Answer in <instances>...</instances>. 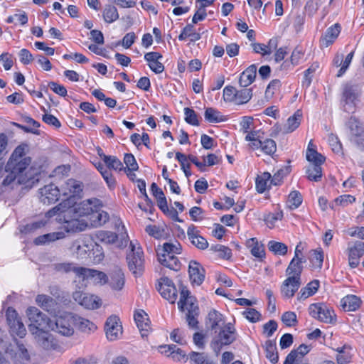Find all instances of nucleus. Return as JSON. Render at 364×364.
Wrapping results in <instances>:
<instances>
[{"mask_svg":"<svg viewBox=\"0 0 364 364\" xmlns=\"http://www.w3.org/2000/svg\"><path fill=\"white\" fill-rule=\"evenodd\" d=\"M97 199H88L79 203L75 208L68 209L65 219L60 223L67 232L84 231L87 228L98 227L109 219L108 214L100 210Z\"/></svg>","mask_w":364,"mask_h":364,"instance_id":"obj_1","label":"nucleus"},{"mask_svg":"<svg viewBox=\"0 0 364 364\" xmlns=\"http://www.w3.org/2000/svg\"><path fill=\"white\" fill-rule=\"evenodd\" d=\"M26 149L25 145L17 146L11 154L5 169L0 168V178L4 177V186H9L16 181L17 183L21 184L28 179L26 170L31 160L26 156Z\"/></svg>","mask_w":364,"mask_h":364,"instance_id":"obj_2","label":"nucleus"},{"mask_svg":"<svg viewBox=\"0 0 364 364\" xmlns=\"http://www.w3.org/2000/svg\"><path fill=\"white\" fill-rule=\"evenodd\" d=\"M60 194L65 198L60 204L47 212V218L55 217V220L61 223L65 219V212L68 209L75 208L79 203L76 198L80 197L82 192V185L80 182L69 179L60 187Z\"/></svg>","mask_w":364,"mask_h":364,"instance_id":"obj_3","label":"nucleus"},{"mask_svg":"<svg viewBox=\"0 0 364 364\" xmlns=\"http://www.w3.org/2000/svg\"><path fill=\"white\" fill-rule=\"evenodd\" d=\"M26 314L28 320V327L34 339L44 348L48 347L52 340L50 333L51 319L33 306L28 308Z\"/></svg>","mask_w":364,"mask_h":364,"instance_id":"obj_4","label":"nucleus"},{"mask_svg":"<svg viewBox=\"0 0 364 364\" xmlns=\"http://www.w3.org/2000/svg\"><path fill=\"white\" fill-rule=\"evenodd\" d=\"M156 251L158 261L163 266L176 271L180 269V262L176 257L181 252V246L178 242H165L159 245Z\"/></svg>","mask_w":364,"mask_h":364,"instance_id":"obj_5","label":"nucleus"},{"mask_svg":"<svg viewBox=\"0 0 364 364\" xmlns=\"http://www.w3.org/2000/svg\"><path fill=\"white\" fill-rule=\"evenodd\" d=\"M64 267L66 272L73 271L75 274V282L77 281H82V282H87L102 285L106 284L109 280L107 276L100 271L83 267H75L69 264L64 265Z\"/></svg>","mask_w":364,"mask_h":364,"instance_id":"obj_6","label":"nucleus"},{"mask_svg":"<svg viewBox=\"0 0 364 364\" xmlns=\"http://www.w3.org/2000/svg\"><path fill=\"white\" fill-rule=\"evenodd\" d=\"M76 317L72 314L59 311L51 319L50 331L65 336H70L74 333Z\"/></svg>","mask_w":364,"mask_h":364,"instance_id":"obj_7","label":"nucleus"},{"mask_svg":"<svg viewBox=\"0 0 364 364\" xmlns=\"http://www.w3.org/2000/svg\"><path fill=\"white\" fill-rule=\"evenodd\" d=\"M294 264L288 265L286 269L287 278L281 285V294L283 297H293L301 284V274L303 270L294 268Z\"/></svg>","mask_w":364,"mask_h":364,"instance_id":"obj_8","label":"nucleus"},{"mask_svg":"<svg viewBox=\"0 0 364 364\" xmlns=\"http://www.w3.org/2000/svg\"><path fill=\"white\" fill-rule=\"evenodd\" d=\"M130 251L127 259L130 271L134 274H139L144 269L143 252L136 241H131L129 243Z\"/></svg>","mask_w":364,"mask_h":364,"instance_id":"obj_9","label":"nucleus"},{"mask_svg":"<svg viewBox=\"0 0 364 364\" xmlns=\"http://www.w3.org/2000/svg\"><path fill=\"white\" fill-rule=\"evenodd\" d=\"M309 315L326 323H335L336 321V315L334 311L323 303L312 304L309 307Z\"/></svg>","mask_w":364,"mask_h":364,"instance_id":"obj_10","label":"nucleus"},{"mask_svg":"<svg viewBox=\"0 0 364 364\" xmlns=\"http://www.w3.org/2000/svg\"><path fill=\"white\" fill-rule=\"evenodd\" d=\"M6 353L12 360L14 364H28L31 355L24 344L15 341L7 350Z\"/></svg>","mask_w":364,"mask_h":364,"instance_id":"obj_11","label":"nucleus"},{"mask_svg":"<svg viewBox=\"0 0 364 364\" xmlns=\"http://www.w3.org/2000/svg\"><path fill=\"white\" fill-rule=\"evenodd\" d=\"M105 332L107 338L110 341H117L122 337L123 328L117 316L111 315L107 318L105 323Z\"/></svg>","mask_w":364,"mask_h":364,"instance_id":"obj_12","label":"nucleus"},{"mask_svg":"<svg viewBox=\"0 0 364 364\" xmlns=\"http://www.w3.org/2000/svg\"><path fill=\"white\" fill-rule=\"evenodd\" d=\"M235 339V329L230 323H228L220 331L218 339L212 341L211 347L218 355L222 345L230 344Z\"/></svg>","mask_w":364,"mask_h":364,"instance_id":"obj_13","label":"nucleus"},{"mask_svg":"<svg viewBox=\"0 0 364 364\" xmlns=\"http://www.w3.org/2000/svg\"><path fill=\"white\" fill-rule=\"evenodd\" d=\"M73 299L80 305L87 309H97L102 306V300L97 296L80 291L73 293Z\"/></svg>","mask_w":364,"mask_h":364,"instance_id":"obj_14","label":"nucleus"},{"mask_svg":"<svg viewBox=\"0 0 364 364\" xmlns=\"http://www.w3.org/2000/svg\"><path fill=\"white\" fill-rule=\"evenodd\" d=\"M6 318L10 326L11 333L13 336H17L23 338L26 334V329L24 324L18 316V314L12 308H9L6 311Z\"/></svg>","mask_w":364,"mask_h":364,"instance_id":"obj_15","label":"nucleus"},{"mask_svg":"<svg viewBox=\"0 0 364 364\" xmlns=\"http://www.w3.org/2000/svg\"><path fill=\"white\" fill-rule=\"evenodd\" d=\"M178 308L186 314H198V307L196 299L191 296L188 289L183 287L181 289L180 300L178 303Z\"/></svg>","mask_w":364,"mask_h":364,"instance_id":"obj_16","label":"nucleus"},{"mask_svg":"<svg viewBox=\"0 0 364 364\" xmlns=\"http://www.w3.org/2000/svg\"><path fill=\"white\" fill-rule=\"evenodd\" d=\"M280 171H278L272 178L271 174L268 172H263L259 174L255 179V188L257 191L259 193H263L271 187L272 184L274 186L279 184L280 179H278Z\"/></svg>","mask_w":364,"mask_h":364,"instance_id":"obj_17","label":"nucleus"},{"mask_svg":"<svg viewBox=\"0 0 364 364\" xmlns=\"http://www.w3.org/2000/svg\"><path fill=\"white\" fill-rule=\"evenodd\" d=\"M156 288L164 299L169 301L171 304L175 303L177 297V291L171 279L167 277L161 278Z\"/></svg>","mask_w":364,"mask_h":364,"instance_id":"obj_18","label":"nucleus"},{"mask_svg":"<svg viewBox=\"0 0 364 364\" xmlns=\"http://www.w3.org/2000/svg\"><path fill=\"white\" fill-rule=\"evenodd\" d=\"M346 252L348 255L349 266L351 268L357 267L360 263V257L364 255V242L349 243Z\"/></svg>","mask_w":364,"mask_h":364,"instance_id":"obj_19","label":"nucleus"},{"mask_svg":"<svg viewBox=\"0 0 364 364\" xmlns=\"http://www.w3.org/2000/svg\"><path fill=\"white\" fill-rule=\"evenodd\" d=\"M41 201L46 205L56 202L60 196V190L54 184H48L39 190Z\"/></svg>","mask_w":364,"mask_h":364,"instance_id":"obj_20","label":"nucleus"},{"mask_svg":"<svg viewBox=\"0 0 364 364\" xmlns=\"http://www.w3.org/2000/svg\"><path fill=\"white\" fill-rule=\"evenodd\" d=\"M188 273L193 285L200 286L204 281L205 270L198 262L192 260L189 262Z\"/></svg>","mask_w":364,"mask_h":364,"instance_id":"obj_21","label":"nucleus"},{"mask_svg":"<svg viewBox=\"0 0 364 364\" xmlns=\"http://www.w3.org/2000/svg\"><path fill=\"white\" fill-rule=\"evenodd\" d=\"M162 58V55L158 52H149L144 55L149 68L156 74H160L164 70V65L161 62Z\"/></svg>","mask_w":364,"mask_h":364,"instance_id":"obj_22","label":"nucleus"},{"mask_svg":"<svg viewBox=\"0 0 364 364\" xmlns=\"http://www.w3.org/2000/svg\"><path fill=\"white\" fill-rule=\"evenodd\" d=\"M151 191L152 192V194L154 196L157 200V205L159 208L164 212V213H168L170 215H171L173 218H177V213L176 211H169L167 205V201L166 198L164 196V193L161 191V188H159L157 185L155 183H153L151 186Z\"/></svg>","mask_w":364,"mask_h":364,"instance_id":"obj_23","label":"nucleus"},{"mask_svg":"<svg viewBox=\"0 0 364 364\" xmlns=\"http://www.w3.org/2000/svg\"><path fill=\"white\" fill-rule=\"evenodd\" d=\"M341 33V26L336 23L329 27L321 38L320 43L322 47H328L338 38Z\"/></svg>","mask_w":364,"mask_h":364,"instance_id":"obj_24","label":"nucleus"},{"mask_svg":"<svg viewBox=\"0 0 364 364\" xmlns=\"http://www.w3.org/2000/svg\"><path fill=\"white\" fill-rule=\"evenodd\" d=\"M187 235L191 243L198 249L205 250L208 247V241L199 235L198 230L193 225L188 227Z\"/></svg>","mask_w":364,"mask_h":364,"instance_id":"obj_25","label":"nucleus"},{"mask_svg":"<svg viewBox=\"0 0 364 364\" xmlns=\"http://www.w3.org/2000/svg\"><path fill=\"white\" fill-rule=\"evenodd\" d=\"M134 321L141 333V336H146L150 329V321L147 314L143 310L136 311L134 314Z\"/></svg>","mask_w":364,"mask_h":364,"instance_id":"obj_26","label":"nucleus"},{"mask_svg":"<svg viewBox=\"0 0 364 364\" xmlns=\"http://www.w3.org/2000/svg\"><path fill=\"white\" fill-rule=\"evenodd\" d=\"M336 361L338 364H348L353 356V348L350 346L344 345L342 347L337 348L336 350Z\"/></svg>","mask_w":364,"mask_h":364,"instance_id":"obj_27","label":"nucleus"},{"mask_svg":"<svg viewBox=\"0 0 364 364\" xmlns=\"http://www.w3.org/2000/svg\"><path fill=\"white\" fill-rule=\"evenodd\" d=\"M246 246L250 250L251 254L259 259H262L265 256L264 245L255 237L250 238L246 241Z\"/></svg>","mask_w":364,"mask_h":364,"instance_id":"obj_28","label":"nucleus"},{"mask_svg":"<svg viewBox=\"0 0 364 364\" xmlns=\"http://www.w3.org/2000/svg\"><path fill=\"white\" fill-rule=\"evenodd\" d=\"M264 139V134L260 130H252L245 134V139L248 142V147L252 150H258V146Z\"/></svg>","mask_w":364,"mask_h":364,"instance_id":"obj_29","label":"nucleus"},{"mask_svg":"<svg viewBox=\"0 0 364 364\" xmlns=\"http://www.w3.org/2000/svg\"><path fill=\"white\" fill-rule=\"evenodd\" d=\"M361 302L358 296L353 294L346 296L341 301L343 309L346 311H356L360 306Z\"/></svg>","mask_w":364,"mask_h":364,"instance_id":"obj_30","label":"nucleus"},{"mask_svg":"<svg viewBox=\"0 0 364 364\" xmlns=\"http://www.w3.org/2000/svg\"><path fill=\"white\" fill-rule=\"evenodd\" d=\"M109 285L112 289L119 291L124 286V274L121 269H116L109 274Z\"/></svg>","mask_w":364,"mask_h":364,"instance_id":"obj_31","label":"nucleus"},{"mask_svg":"<svg viewBox=\"0 0 364 364\" xmlns=\"http://www.w3.org/2000/svg\"><path fill=\"white\" fill-rule=\"evenodd\" d=\"M257 68L255 65H252L248 67L245 71L240 75L239 82L241 87H246L251 85L256 77Z\"/></svg>","mask_w":364,"mask_h":364,"instance_id":"obj_32","label":"nucleus"},{"mask_svg":"<svg viewBox=\"0 0 364 364\" xmlns=\"http://www.w3.org/2000/svg\"><path fill=\"white\" fill-rule=\"evenodd\" d=\"M92 244H88L86 241L79 240L75 242L73 245V250L79 258H86L90 255Z\"/></svg>","mask_w":364,"mask_h":364,"instance_id":"obj_33","label":"nucleus"},{"mask_svg":"<svg viewBox=\"0 0 364 364\" xmlns=\"http://www.w3.org/2000/svg\"><path fill=\"white\" fill-rule=\"evenodd\" d=\"M302 112L298 109L292 116L289 117L284 125V132L291 133L296 129L301 124Z\"/></svg>","mask_w":364,"mask_h":364,"instance_id":"obj_34","label":"nucleus"},{"mask_svg":"<svg viewBox=\"0 0 364 364\" xmlns=\"http://www.w3.org/2000/svg\"><path fill=\"white\" fill-rule=\"evenodd\" d=\"M306 158L310 164H322L325 161L324 156L317 152L311 141L309 143Z\"/></svg>","mask_w":364,"mask_h":364,"instance_id":"obj_35","label":"nucleus"},{"mask_svg":"<svg viewBox=\"0 0 364 364\" xmlns=\"http://www.w3.org/2000/svg\"><path fill=\"white\" fill-rule=\"evenodd\" d=\"M319 287V282L314 280L307 284V285L302 288L298 294L297 299L299 300H305L306 299L313 296L316 293Z\"/></svg>","mask_w":364,"mask_h":364,"instance_id":"obj_36","label":"nucleus"},{"mask_svg":"<svg viewBox=\"0 0 364 364\" xmlns=\"http://www.w3.org/2000/svg\"><path fill=\"white\" fill-rule=\"evenodd\" d=\"M350 129L355 142L360 144V141L364 140V127L361 123L355 120L350 121Z\"/></svg>","mask_w":364,"mask_h":364,"instance_id":"obj_37","label":"nucleus"},{"mask_svg":"<svg viewBox=\"0 0 364 364\" xmlns=\"http://www.w3.org/2000/svg\"><path fill=\"white\" fill-rule=\"evenodd\" d=\"M64 237L65 233L63 232H51L38 237L35 239L34 242L36 245H43Z\"/></svg>","mask_w":364,"mask_h":364,"instance_id":"obj_38","label":"nucleus"},{"mask_svg":"<svg viewBox=\"0 0 364 364\" xmlns=\"http://www.w3.org/2000/svg\"><path fill=\"white\" fill-rule=\"evenodd\" d=\"M104 21L107 23H112L119 18L117 8L112 5H106L102 11Z\"/></svg>","mask_w":364,"mask_h":364,"instance_id":"obj_39","label":"nucleus"},{"mask_svg":"<svg viewBox=\"0 0 364 364\" xmlns=\"http://www.w3.org/2000/svg\"><path fill=\"white\" fill-rule=\"evenodd\" d=\"M204 117L205 120L210 123H218L226 120V118L219 111L212 107L205 109Z\"/></svg>","mask_w":364,"mask_h":364,"instance_id":"obj_40","label":"nucleus"},{"mask_svg":"<svg viewBox=\"0 0 364 364\" xmlns=\"http://www.w3.org/2000/svg\"><path fill=\"white\" fill-rule=\"evenodd\" d=\"M258 150L264 154L272 156L276 152L277 145L273 139L264 138L258 146Z\"/></svg>","mask_w":364,"mask_h":364,"instance_id":"obj_41","label":"nucleus"},{"mask_svg":"<svg viewBox=\"0 0 364 364\" xmlns=\"http://www.w3.org/2000/svg\"><path fill=\"white\" fill-rule=\"evenodd\" d=\"M321 164H309L306 169V173L310 181H318L322 177Z\"/></svg>","mask_w":364,"mask_h":364,"instance_id":"obj_42","label":"nucleus"},{"mask_svg":"<svg viewBox=\"0 0 364 364\" xmlns=\"http://www.w3.org/2000/svg\"><path fill=\"white\" fill-rule=\"evenodd\" d=\"M355 201V198L351 195H342L337 197L332 203L331 208L336 210L337 207L341 206L343 208L353 204Z\"/></svg>","mask_w":364,"mask_h":364,"instance_id":"obj_43","label":"nucleus"},{"mask_svg":"<svg viewBox=\"0 0 364 364\" xmlns=\"http://www.w3.org/2000/svg\"><path fill=\"white\" fill-rule=\"evenodd\" d=\"M302 203V196L297 191H292L288 196L287 200V206L291 209L294 210L300 206Z\"/></svg>","mask_w":364,"mask_h":364,"instance_id":"obj_44","label":"nucleus"},{"mask_svg":"<svg viewBox=\"0 0 364 364\" xmlns=\"http://www.w3.org/2000/svg\"><path fill=\"white\" fill-rule=\"evenodd\" d=\"M36 302L39 306L48 311L55 304V301L52 297L45 294L38 295L36 298Z\"/></svg>","mask_w":364,"mask_h":364,"instance_id":"obj_45","label":"nucleus"},{"mask_svg":"<svg viewBox=\"0 0 364 364\" xmlns=\"http://www.w3.org/2000/svg\"><path fill=\"white\" fill-rule=\"evenodd\" d=\"M75 325H77L81 331L87 333L94 332L97 329L94 323L83 318H76Z\"/></svg>","mask_w":364,"mask_h":364,"instance_id":"obj_46","label":"nucleus"},{"mask_svg":"<svg viewBox=\"0 0 364 364\" xmlns=\"http://www.w3.org/2000/svg\"><path fill=\"white\" fill-rule=\"evenodd\" d=\"M100 156L109 168L119 171L122 169L123 164L116 156H106L103 154H100Z\"/></svg>","mask_w":364,"mask_h":364,"instance_id":"obj_47","label":"nucleus"},{"mask_svg":"<svg viewBox=\"0 0 364 364\" xmlns=\"http://www.w3.org/2000/svg\"><path fill=\"white\" fill-rule=\"evenodd\" d=\"M254 51L262 55H269L272 53V48H275L273 40L269 41L268 45L262 43H254L252 44Z\"/></svg>","mask_w":364,"mask_h":364,"instance_id":"obj_48","label":"nucleus"},{"mask_svg":"<svg viewBox=\"0 0 364 364\" xmlns=\"http://www.w3.org/2000/svg\"><path fill=\"white\" fill-rule=\"evenodd\" d=\"M252 94L250 89H244L236 91L233 103L242 105L248 102L252 98Z\"/></svg>","mask_w":364,"mask_h":364,"instance_id":"obj_49","label":"nucleus"},{"mask_svg":"<svg viewBox=\"0 0 364 364\" xmlns=\"http://www.w3.org/2000/svg\"><path fill=\"white\" fill-rule=\"evenodd\" d=\"M264 348L267 358H268L272 363H277L278 362L279 357L276 346L271 341H267L265 343Z\"/></svg>","mask_w":364,"mask_h":364,"instance_id":"obj_50","label":"nucleus"},{"mask_svg":"<svg viewBox=\"0 0 364 364\" xmlns=\"http://www.w3.org/2000/svg\"><path fill=\"white\" fill-rule=\"evenodd\" d=\"M268 248L274 254L278 255H284L287 252V246L282 242L277 241H269L268 242Z\"/></svg>","mask_w":364,"mask_h":364,"instance_id":"obj_51","label":"nucleus"},{"mask_svg":"<svg viewBox=\"0 0 364 364\" xmlns=\"http://www.w3.org/2000/svg\"><path fill=\"white\" fill-rule=\"evenodd\" d=\"M359 96V92L353 86L346 85L343 90V97L346 102H353Z\"/></svg>","mask_w":364,"mask_h":364,"instance_id":"obj_52","label":"nucleus"},{"mask_svg":"<svg viewBox=\"0 0 364 364\" xmlns=\"http://www.w3.org/2000/svg\"><path fill=\"white\" fill-rule=\"evenodd\" d=\"M283 218L282 212H276L272 213H268L264 216V220L269 228H274L276 225V223L281 220Z\"/></svg>","mask_w":364,"mask_h":364,"instance_id":"obj_53","label":"nucleus"},{"mask_svg":"<svg viewBox=\"0 0 364 364\" xmlns=\"http://www.w3.org/2000/svg\"><path fill=\"white\" fill-rule=\"evenodd\" d=\"M146 232L151 236L156 238L161 239L164 237L166 235V232L164 229L162 227L156 226V225H148L146 228Z\"/></svg>","mask_w":364,"mask_h":364,"instance_id":"obj_54","label":"nucleus"},{"mask_svg":"<svg viewBox=\"0 0 364 364\" xmlns=\"http://www.w3.org/2000/svg\"><path fill=\"white\" fill-rule=\"evenodd\" d=\"M281 87V82L279 80H273L268 85L266 91L265 97L267 99H271L274 94L279 90Z\"/></svg>","mask_w":364,"mask_h":364,"instance_id":"obj_55","label":"nucleus"},{"mask_svg":"<svg viewBox=\"0 0 364 364\" xmlns=\"http://www.w3.org/2000/svg\"><path fill=\"white\" fill-rule=\"evenodd\" d=\"M300 255H301V250H300V245H298L295 248L294 257L289 264V265H291L292 264L294 265L292 269L296 268V269L303 270L302 263H304L305 260L299 257Z\"/></svg>","mask_w":364,"mask_h":364,"instance_id":"obj_56","label":"nucleus"},{"mask_svg":"<svg viewBox=\"0 0 364 364\" xmlns=\"http://www.w3.org/2000/svg\"><path fill=\"white\" fill-rule=\"evenodd\" d=\"M209 323L212 328H215L223 321V316L215 310H211L208 315Z\"/></svg>","mask_w":364,"mask_h":364,"instance_id":"obj_57","label":"nucleus"},{"mask_svg":"<svg viewBox=\"0 0 364 364\" xmlns=\"http://www.w3.org/2000/svg\"><path fill=\"white\" fill-rule=\"evenodd\" d=\"M282 321L287 326H294L297 323L296 314L293 311H286L282 316Z\"/></svg>","mask_w":364,"mask_h":364,"instance_id":"obj_58","label":"nucleus"},{"mask_svg":"<svg viewBox=\"0 0 364 364\" xmlns=\"http://www.w3.org/2000/svg\"><path fill=\"white\" fill-rule=\"evenodd\" d=\"M190 360L194 364H207L208 362H213L208 358L207 355L204 353L192 352L190 354Z\"/></svg>","mask_w":364,"mask_h":364,"instance_id":"obj_59","label":"nucleus"},{"mask_svg":"<svg viewBox=\"0 0 364 364\" xmlns=\"http://www.w3.org/2000/svg\"><path fill=\"white\" fill-rule=\"evenodd\" d=\"M176 158L180 162L181 168L183 169L186 176L189 177L191 173L189 171V164L188 163V157L187 158L183 154L177 152Z\"/></svg>","mask_w":364,"mask_h":364,"instance_id":"obj_60","label":"nucleus"},{"mask_svg":"<svg viewBox=\"0 0 364 364\" xmlns=\"http://www.w3.org/2000/svg\"><path fill=\"white\" fill-rule=\"evenodd\" d=\"M98 237L101 241L107 244H113L117 241V236L115 233L108 231L99 232Z\"/></svg>","mask_w":364,"mask_h":364,"instance_id":"obj_61","label":"nucleus"},{"mask_svg":"<svg viewBox=\"0 0 364 364\" xmlns=\"http://www.w3.org/2000/svg\"><path fill=\"white\" fill-rule=\"evenodd\" d=\"M26 122L27 124L26 127H23V129L27 132H31L35 134H38L39 132L38 128L40 126V124L31 117H28L26 119Z\"/></svg>","mask_w":364,"mask_h":364,"instance_id":"obj_62","label":"nucleus"},{"mask_svg":"<svg viewBox=\"0 0 364 364\" xmlns=\"http://www.w3.org/2000/svg\"><path fill=\"white\" fill-rule=\"evenodd\" d=\"M124 162L130 171H136L139 168L134 156L131 154H127L124 157Z\"/></svg>","mask_w":364,"mask_h":364,"instance_id":"obj_63","label":"nucleus"},{"mask_svg":"<svg viewBox=\"0 0 364 364\" xmlns=\"http://www.w3.org/2000/svg\"><path fill=\"white\" fill-rule=\"evenodd\" d=\"M345 232L350 237L364 240V227H352L346 230Z\"/></svg>","mask_w":364,"mask_h":364,"instance_id":"obj_64","label":"nucleus"}]
</instances>
